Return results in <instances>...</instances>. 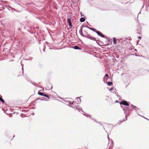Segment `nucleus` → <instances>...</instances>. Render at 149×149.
<instances>
[{"label": "nucleus", "mask_w": 149, "mask_h": 149, "mask_svg": "<svg viewBox=\"0 0 149 149\" xmlns=\"http://www.w3.org/2000/svg\"><path fill=\"white\" fill-rule=\"evenodd\" d=\"M111 143L110 144V145L109 146L108 149H112V148L113 146V145H114V143H113V141L111 139Z\"/></svg>", "instance_id": "11"}, {"label": "nucleus", "mask_w": 149, "mask_h": 149, "mask_svg": "<svg viewBox=\"0 0 149 149\" xmlns=\"http://www.w3.org/2000/svg\"><path fill=\"white\" fill-rule=\"evenodd\" d=\"M112 41V39L110 40V42H111Z\"/></svg>", "instance_id": "48"}, {"label": "nucleus", "mask_w": 149, "mask_h": 149, "mask_svg": "<svg viewBox=\"0 0 149 149\" xmlns=\"http://www.w3.org/2000/svg\"><path fill=\"white\" fill-rule=\"evenodd\" d=\"M113 93H115L116 94V92L115 91H114L113 92Z\"/></svg>", "instance_id": "41"}, {"label": "nucleus", "mask_w": 149, "mask_h": 149, "mask_svg": "<svg viewBox=\"0 0 149 149\" xmlns=\"http://www.w3.org/2000/svg\"><path fill=\"white\" fill-rule=\"evenodd\" d=\"M29 31L30 33H31V34H33L34 33L33 32H31V31Z\"/></svg>", "instance_id": "37"}, {"label": "nucleus", "mask_w": 149, "mask_h": 149, "mask_svg": "<svg viewBox=\"0 0 149 149\" xmlns=\"http://www.w3.org/2000/svg\"><path fill=\"white\" fill-rule=\"evenodd\" d=\"M15 135H14V136H13V138L14 137H15Z\"/></svg>", "instance_id": "58"}, {"label": "nucleus", "mask_w": 149, "mask_h": 149, "mask_svg": "<svg viewBox=\"0 0 149 149\" xmlns=\"http://www.w3.org/2000/svg\"><path fill=\"white\" fill-rule=\"evenodd\" d=\"M84 32H85V34L84 35H87V34L86 33V32L85 31H84Z\"/></svg>", "instance_id": "39"}, {"label": "nucleus", "mask_w": 149, "mask_h": 149, "mask_svg": "<svg viewBox=\"0 0 149 149\" xmlns=\"http://www.w3.org/2000/svg\"><path fill=\"white\" fill-rule=\"evenodd\" d=\"M84 17H81L80 19V22H84L85 20V16L84 15H83Z\"/></svg>", "instance_id": "12"}, {"label": "nucleus", "mask_w": 149, "mask_h": 149, "mask_svg": "<svg viewBox=\"0 0 149 149\" xmlns=\"http://www.w3.org/2000/svg\"><path fill=\"white\" fill-rule=\"evenodd\" d=\"M99 123L100 124V125L102 126V127H103V129L105 130V129H104V126H103V125L102 123H101L100 122V123Z\"/></svg>", "instance_id": "28"}, {"label": "nucleus", "mask_w": 149, "mask_h": 149, "mask_svg": "<svg viewBox=\"0 0 149 149\" xmlns=\"http://www.w3.org/2000/svg\"><path fill=\"white\" fill-rule=\"evenodd\" d=\"M75 109L77 110L78 111H79V112H80V111H82L83 112H84L83 110L82 109V108L80 107H79V106H78V105H77V106H76L75 107Z\"/></svg>", "instance_id": "9"}, {"label": "nucleus", "mask_w": 149, "mask_h": 149, "mask_svg": "<svg viewBox=\"0 0 149 149\" xmlns=\"http://www.w3.org/2000/svg\"><path fill=\"white\" fill-rule=\"evenodd\" d=\"M95 32L97 33L98 36L102 38H105L108 40V41H109V39H108L107 37L106 36H105L100 31L96 30L95 31Z\"/></svg>", "instance_id": "3"}, {"label": "nucleus", "mask_w": 149, "mask_h": 149, "mask_svg": "<svg viewBox=\"0 0 149 149\" xmlns=\"http://www.w3.org/2000/svg\"><path fill=\"white\" fill-rule=\"evenodd\" d=\"M23 73H24V70H23V71H22V74H23Z\"/></svg>", "instance_id": "53"}, {"label": "nucleus", "mask_w": 149, "mask_h": 149, "mask_svg": "<svg viewBox=\"0 0 149 149\" xmlns=\"http://www.w3.org/2000/svg\"><path fill=\"white\" fill-rule=\"evenodd\" d=\"M119 99H121V98H122L120 96H119Z\"/></svg>", "instance_id": "42"}, {"label": "nucleus", "mask_w": 149, "mask_h": 149, "mask_svg": "<svg viewBox=\"0 0 149 149\" xmlns=\"http://www.w3.org/2000/svg\"><path fill=\"white\" fill-rule=\"evenodd\" d=\"M141 29H140L139 30H136V33H137L141 34Z\"/></svg>", "instance_id": "20"}, {"label": "nucleus", "mask_w": 149, "mask_h": 149, "mask_svg": "<svg viewBox=\"0 0 149 149\" xmlns=\"http://www.w3.org/2000/svg\"><path fill=\"white\" fill-rule=\"evenodd\" d=\"M144 4H143V6H142V8H143V6H144Z\"/></svg>", "instance_id": "56"}, {"label": "nucleus", "mask_w": 149, "mask_h": 149, "mask_svg": "<svg viewBox=\"0 0 149 149\" xmlns=\"http://www.w3.org/2000/svg\"><path fill=\"white\" fill-rule=\"evenodd\" d=\"M21 63V65H22V70L23 71V70H24V69H23V66H24V65L23 64H22Z\"/></svg>", "instance_id": "29"}, {"label": "nucleus", "mask_w": 149, "mask_h": 149, "mask_svg": "<svg viewBox=\"0 0 149 149\" xmlns=\"http://www.w3.org/2000/svg\"><path fill=\"white\" fill-rule=\"evenodd\" d=\"M18 29L19 31H20L21 30V29L19 28H18Z\"/></svg>", "instance_id": "47"}, {"label": "nucleus", "mask_w": 149, "mask_h": 149, "mask_svg": "<svg viewBox=\"0 0 149 149\" xmlns=\"http://www.w3.org/2000/svg\"><path fill=\"white\" fill-rule=\"evenodd\" d=\"M140 13H141V12H140L138 13V15L139 14H140Z\"/></svg>", "instance_id": "59"}, {"label": "nucleus", "mask_w": 149, "mask_h": 149, "mask_svg": "<svg viewBox=\"0 0 149 149\" xmlns=\"http://www.w3.org/2000/svg\"><path fill=\"white\" fill-rule=\"evenodd\" d=\"M45 48H44L43 49V51L45 52Z\"/></svg>", "instance_id": "43"}, {"label": "nucleus", "mask_w": 149, "mask_h": 149, "mask_svg": "<svg viewBox=\"0 0 149 149\" xmlns=\"http://www.w3.org/2000/svg\"><path fill=\"white\" fill-rule=\"evenodd\" d=\"M1 8H3V9H5V8H6L7 9H8L9 11L10 10H11L13 12V10L15 11H17V10H16L15 9H14L11 7V6L8 5H5L4 6H2Z\"/></svg>", "instance_id": "4"}, {"label": "nucleus", "mask_w": 149, "mask_h": 149, "mask_svg": "<svg viewBox=\"0 0 149 149\" xmlns=\"http://www.w3.org/2000/svg\"><path fill=\"white\" fill-rule=\"evenodd\" d=\"M31 83L32 84H33L35 86V85L33 83H32V82H31Z\"/></svg>", "instance_id": "57"}, {"label": "nucleus", "mask_w": 149, "mask_h": 149, "mask_svg": "<svg viewBox=\"0 0 149 149\" xmlns=\"http://www.w3.org/2000/svg\"><path fill=\"white\" fill-rule=\"evenodd\" d=\"M115 61H116V59H115V58L114 59V60H113V61L114 62H115Z\"/></svg>", "instance_id": "51"}, {"label": "nucleus", "mask_w": 149, "mask_h": 149, "mask_svg": "<svg viewBox=\"0 0 149 149\" xmlns=\"http://www.w3.org/2000/svg\"><path fill=\"white\" fill-rule=\"evenodd\" d=\"M80 14H81V17H82L83 16V15H82V12H80Z\"/></svg>", "instance_id": "36"}, {"label": "nucleus", "mask_w": 149, "mask_h": 149, "mask_svg": "<svg viewBox=\"0 0 149 149\" xmlns=\"http://www.w3.org/2000/svg\"><path fill=\"white\" fill-rule=\"evenodd\" d=\"M138 115L143 118H145V119L149 121V120L148 119H147V118H146L144 117L143 116H141V115H140L138 113Z\"/></svg>", "instance_id": "22"}, {"label": "nucleus", "mask_w": 149, "mask_h": 149, "mask_svg": "<svg viewBox=\"0 0 149 149\" xmlns=\"http://www.w3.org/2000/svg\"><path fill=\"white\" fill-rule=\"evenodd\" d=\"M64 101L66 102L68 104V106L70 107H71L72 105H73V104H74V102H75L74 101H73L72 102H71L70 101H66L65 100H64Z\"/></svg>", "instance_id": "7"}, {"label": "nucleus", "mask_w": 149, "mask_h": 149, "mask_svg": "<svg viewBox=\"0 0 149 149\" xmlns=\"http://www.w3.org/2000/svg\"><path fill=\"white\" fill-rule=\"evenodd\" d=\"M135 51H137V50L136 49H135Z\"/></svg>", "instance_id": "63"}, {"label": "nucleus", "mask_w": 149, "mask_h": 149, "mask_svg": "<svg viewBox=\"0 0 149 149\" xmlns=\"http://www.w3.org/2000/svg\"><path fill=\"white\" fill-rule=\"evenodd\" d=\"M67 22L68 23L69 26V28L70 29L72 28V23L71 21V19L70 18H68L67 19Z\"/></svg>", "instance_id": "5"}, {"label": "nucleus", "mask_w": 149, "mask_h": 149, "mask_svg": "<svg viewBox=\"0 0 149 149\" xmlns=\"http://www.w3.org/2000/svg\"><path fill=\"white\" fill-rule=\"evenodd\" d=\"M85 27H86V28L88 29H89L93 31L94 32H95V31L96 30V29H94V28L90 27H89V26H85Z\"/></svg>", "instance_id": "13"}, {"label": "nucleus", "mask_w": 149, "mask_h": 149, "mask_svg": "<svg viewBox=\"0 0 149 149\" xmlns=\"http://www.w3.org/2000/svg\"><path fill=\"white\" fill-rule=\"evenodd\" d=\"M48 96L45 93L44 95V96H44L45 97H47V96Z\"/></svg>", "instance_id": "32"}, {"label": "nucleus", "mask_w": 149, "mask_h": 149, "mask_svg": "<svg viewBox=\"0 0 149 149\" xmlns=\"http://www.w3.org/2000/svg\"><path fill=\"white\" fill-rule=\"evenodd\" d=\"M137 38H138V39H141V38H141V37L140 36H138V37H137Z\"/></svg>", "instance_id": "34"}, {"label": "nucleus", "mask_w": 149, "mask_h": 149, "mask_svg": "<svg viewBox=\"0 0 149 149\" xmlns=\"http://www.w3.org/2000/svg\"><path fill=\"white\" fill-rule=\"evenodd\" d=\"M123 100H122V101L121 102H119V103L120 105H123Z\"/></svg>", "instance_id": "25"}, {"label": "nucleus", "mask_w": 149, "mask_h": 149, "mask_svg": "<svg viewBox=\"0 0 149 149\" xmlns=\"http://www.w3.org/2000/svg\"><path fill=\"white\" fill-rule=\"evenodd\" d=\"M85 25H82L80 27V29L79 30V33L83 37H85L93 40L96 41V43H97V40L95 39V38L91 36L90 35L88 34L87 32H86L87 35H84L83 34V29L84 27H85Z\"/></svg>", "instance_id": "1"}, {"label": "nucleus", "mask_w": 149, "mask_h": 149, "mask_svg": "<svg viewBox=\"0 0 149 149\" xmlns=\"http://www.w3.org/2000/svg\"><path fill=\"white\" fill-rule=\"evenodd\" d=\"M79 0H77V2H79Z\"/></svg>", "instance_id": "54"}, {"label": "nucleus", "mask_w": 149, "mask_h": 149, "mask_svg": "<svg viewBox=\"0 0 149 149\" xmlns=\"http://www.w3.org/2000/svg\"><path fill=\"white\" fill-rule=\"evenodd\" d=\"M125 121H126V120H125V119L124 118L123 120H119L118 121V124H119V125H120L123 122Z\"/></svg>", "instance_id": "16"}, {"label": "nucleus", "mask_w": 149, "mask_h": 149, "mask_svg": "<svg viewBox=\"0 0 149 149\" xmlns=\"http://www.w3.org/2000/svg\"><path fill=\"white\" fill-rule=\"evenodd\" d=\"M45 43L48 46H49V43L47 42H45Z\"/></svg>", "instance_id": "31"}, {"label": "nucleus", "mask_w": 149, "mask_h": 149, "mask_svg": "<svg viewBox=\"0 0 149 149\" xmlns=\"http://www.w3.org/2000/svg\"><path fill=\"white\" fill-rule=\"evenodd\" d=\"M42 98H44L45 99H41V98H38L36 99L35 100L37 101L38 100H40L41 101H48L47 100H46V98H44V97H43Z\"/></svg>", "instance_id": "17"}, {"label": "nucleus", "mask_w": 149, "mask_h": 149, "mask_svg": "<svg viewBox=\"0 0 149 149\" xmlns=\"http://www.w3.org/2000/svg\"><path fill=\"white\" fill-rule=\"evenodd\" d=\"M106 79V80H107V79H108L107 78H106V79Z\"/></svg>", "instance_id": "62"}, {"label": "nucleus", "mask_w": 149, "mask_h": 149, "mask_svg": "<svg viewBox=\"0 0 149 149\" xmlns=\"http://www.w3.org/2000/svg\"><path fill=\"white\" fill-rule=\"evenodd\" d=\"M72 48L75 49L80 50L82 49V48L81 47H80L77 45H75L74 46H73Z\"/></svg>", "instance_id": "8"}, {"label": "nucleus", "mask_w": 149, "mask_h": 149, "mask_svg": "<svg viewBox=\"0 0 149 149\" xmlns=\"http://www.w3.org/2000/svg\"><path fill=\"white\" fill-rule=\"evenodd\" d=\"M28 4H32V3H29Z\"/></svg>", "instance_id": "60"}, {"label": "nucleus", "mask_w": 149, "mask_h": 149, "mask_svg": "<svg viewBox=\"0 0 149 149\" xmlns=\"http://www.w3.org/2000/svg\"><path fill=\"white\" fill-rule=\"evenodd\" d=\"M117 39L116 38L114 37L113 38V43L114 44H116L117 43Z\"/></svg>", "instance_id": "18"}, {"label": "nucleus", "mask_w": 149, "mask_h": 149, "mask_svg": "<svg viewBox=\"0 0 149 149\" xmlns=\"http://www.w3.org/2000/svg\"><path fill=\"white\" fill-rule=\"evenodd\" d=\"M51 85H52V86H51V89H52V84H51Z\"/></svg>", "instance_id": "52"}, {"label": "nucleus", "mask_w": 149, "mask_h": 149, "mask_svg": "<svg viewBox=\"0 0 149 149\" xmlns=\"http://www.w3.org/2000/svg\"><path fill=\"white\" fill-rule=\"evenodd\" d=\"M76 99H77V100L78 101L79 100H80V102H78V104L79 103H80L81 102V99H80V98L79 97H77L76 98Z\"/></svg>", "instance_id": "23"}, {"label": "nucleus", "mask_w": 149, "mask_h": 149, "mask_svg": "<svg viewBox=\"0 0 149 149\" xmlns=\"http://www.w3.org/2000/svg\"><path fill=\"white\" fill-rule=\"evenodd\" d=\"M116 58H118L119 57V56H116Z\"/></svg>", "instance_id": "46"}, {"label": "nucleus", "mask_w": 149, "mask_h": 149, "mask_svg": "<svg viewBox=\"0 0 149 149\" xmlns=\"http://www.w3.org/2000/svg\"><path fill=\"white\" fill-rule=\"evenodd\" d=\"M105 76L106 77H109L108 74H105Z\"/></svg>", "instance_id": "33"}, {"label": "nucleus", "mask_w": 149, "mask_h": 149, "mask_svg": "<svg viewBox=\"0 0 149 149\" xmlns=\"http://www.w3.org/2000/svg\"><path fill=\"white\" fill-rule=\"evenodd\" d=\"M122 108L123 111L124 112V113L126 114V115L129 116L130 114L131 110L128 107L126 106H120Z\"/></svg>", "instance_id": "2"}, {"label": "nucleus", "mask_w": 149, "mask_h": 149, "mask_svg": "<svg viewBox=\"0 0 149 149\" xmlns=\"http://www.w3.org/2000/svg\"><path fill=\"white\" fill-rule=\"evenodd\" d=\"M84 116H86L87 117H88V116H89V117H91V116L90 115H88V114H87V116H86V115H85L84 114H83Z\"/></svg>", "instance_id": "30"}, {"label": "nucleus", "mask_w": 149, "mask_h": 149, "mask_svg": "<svg viewBox=\"0 0 149 149\" xmlns=\"http://www.w3.org/2000/svg\"><path fill=\"white\" fill-rule=\"evenodd\" d=\"M108 125H112V124H109Z\"/></svg>", "instance_id": "61"}, {"label": "nucleus", "mask_w": 149, "mask_h": 149, "mask_svg": "<svg viewBox=\"0 0 149 149\" xmlns=\"http://www.w3.org/2000/svg\"><path fill=\"white\" fill-rule=\"evenodd\" d=\"M42 90H40L39 91H38V94L40 95L43 96H44V95L45 94V93H42V92H41L40 91H41Z\"/></svg>", "instance_id": "14"}, {"label": "nucleus", "mask_w": 149, "mask_h": 149, "mask_svg": "<svg viewBox=\"0 0 149 149\" xmlns=\"http://www.w3.org/2000/svg\"><path fill=\"white\" fill-rule=\"evenodd\" d=\"M107 85L109 86H111L113 84L112 81H108L107 83Z\"/></svg>", "instance_id": "19"}, {"label": "nucleus", "mask_w": 149, "mask_h": 149, "mask_svg": "<svg viewBox=\"0 0 149 149\" xmlns=\"http://www.w3.org/2000/svg\"><path fill=\"white\" fill-rule=\"evenodd\" d=\"M46 97L48 99H50V97L48 95V96H47V97Z\"/></svg>", "instance_id": "38"}, {"label": "nucleus", "mask_w": 149, "mask_h": 149, "mask_svg": "<svg viewBox=\"0 0 149 149\" xmlns=\"http://www.w3.org/2000/svg\"><path fill=\"white\" fill-rule=\"evenodd\" d=\"M135 55V56H139V55Z\"/></svg>", "instance_id": "50"}, {"label": "nucleus", "mask_w": 149, "mask_h": 149, "mask_svg": "<svg viewBox=\"0 0 149 149\" xmlns=\"http://www.w3.org/2000/svg\"><path fill=\"white\" fill-rule=\"evenodd\" d=\"M116 95L117 96V97H118L119 96H118V95L117 94V93H116Z\"/></svg>", "instance_id": "44"}, {"label": "nucleus", "mask_w": 149, "mask_h": 149, "mask_svg": "<svg viewBox=\"0 0 149 149\" xmlns=\"http://www.w3.org/2000/svg\"><path fill=\"white\" fill-rule=\"evenodd\" d=\"M91 119L93 120V121H95L96 123H100V122L97 121V120H96V119H94L93 118H92V117H91Z\"/></svg>", "instance_id": "21"}, {"label": "nucleus", "mask_w": 149, "mask_h": 149, "mask_svg": "<svg viewBox=\"0 0 149 149\" xmlns=\"http://www.w3.org/2000/svg\"><path fill=\"white\" fill-rule=\"evenodd\" d=\"M127 115H126V114H125V120H127Z\"/></svg>", "instance_id": "27"}, {"label": "nucleus", "mask_w": 149, "mask_h": 149, "mask_svg": "<svg viewBox=\"0 0 149 149\" xmlns=\"http://www.w3.org/2000/svg\"><path fill=\"white\" fill-rule=\"evenodd\" d=\"M115 103H119V102L118 100H116L115 101Z\"/></svg>", "instance_id": "35"}, {"label": "nucleus", "mask_w": 149, "mask_h": 149, "mask_svg": "<svg viewBox=\"0 0 149 149\" xmlns=\"http://www.w3.org/2000/svg\"><path fill=\"white\" fill-rule=\"evenodd\" d=\"M130 103L129 102H128L127 101L123 100V105L125 106H129V104Z\"/></svg>", "instance_id": "6"}, {"label": "nucleus", "mask_w": 149, "mask_h": 149, "mask_svg": "<svg viewBox=\"0 0 149 149\" xmlns=\"http://www.w3.org/2000/svg\"><path fill=\"white\" fill-rule=\"evenodd\" d=\"M107 135H108L107 138H108V139L109 140V136H108V134Z\"/></svg>", "instance_id": "45"}, {"label": "nucleus", "mask_w": 149, "mask_h": 149, "mask_svg": "<svg viewBox=\"0 0 149 149\" xmlns=\"http://www.w3.org/2000/svg\"><path fill=\"white\" fill-rule=\"evenodd\" d=\"M113 89V87H112L109 89V91H112Z\"/></svg>", "instance_id": "26"}, {"label": "nucleus", "mask_w": 149, "mask_h": 149, "mask_svg": "<svg viewBox=\"0 0 149 149\" xmlns=\"http://www.w3.org/2000/svg\"><path fill=\"white\" fill-rule=\"evenodd\" d=\"M71 107L73 108H74V109H76L75 107L71 106Z\"/></svg>", "instance_id": "40"}, {"label": "nucleus", "mask_w": 149, "mask_h": 149, "mask_svg": "<svg viewBox=\"0 0 149 149\" xmlns=\"http://www.w3.org/2000/svg\"><path fill=\"white\" fill-rule=\"evenodd\" d=\"M37 85L38 86V87H41V86H39V85H37Z\"/></svg>", "instance_id": "49"}, {"label": "nucleus", "mask_w": 149, "mask_h": 149, "mask_svg": "<svg viewBox=\"0 0 149 149\" xmlns=\"http://www.w3.org/2000/svg\"><path fill=\"white\" fill-rule=\"evenodd\" d=\"M131 108L133 109H134V110H135V111L136 112H137V109H139V108H138L136 106H134L133 104H131Z\"/></svg>", "instance_id": "10"}, {"label": "nucleus", "mask_w": 149, "mask_h": 149, "mask_svg": "<svg viewBox=\"0 0 149 149\" xmlns=\"http://www.w3.org/2000/svg\"><path fill=\"white\" fill-rule=\"evenodd\" d=\"M2 96H0V101L2 102L3 104H6V102L5 101L3 100V99L2 98Z\"/></svg>", "instance_id": "15"}, {"label": "nucleus", "mask_w": 149, "mask_h": 149, "mask_svg": "<svg viewBox=\"0 0 149 149\" xmlns=\"http://www.w3.org/2000/svg\"><path fill=\"white\" fill-rule=\"evenodd\" d=\"M139 40H137V43H138V42H139Z\"/></svg>", "instance_id": "55"}, {"label": "nucleus", "mask_w": 149, "mask_h": 149, "mask_svg": "<svg viewBox=\"0 0 149 149\" xmlns=\"http://www.w3.org/2000/svg\"><path fill=\"white\" fill-rule=\"evenodd\" d=\"M85 148L86 149H87V148H86V147H85Z\"/></svg>", "instance_id": "64"}, {"label": "nucleus", "mask_w": 149, "mask_h": 149, "mask_svg": "<svg viewBox=\"0 0 149 149\" xmlns=\"http://www.w3.org/2000/svg\"><path fill=\"white\" fill-rule=\"evenodd\" d=\"M77 38H78V40L80 41V42H81V44H83L82 40L81 39H80L78 36H77Z\"/></svg>", "instance_id": "24"}]
</instances>
